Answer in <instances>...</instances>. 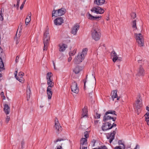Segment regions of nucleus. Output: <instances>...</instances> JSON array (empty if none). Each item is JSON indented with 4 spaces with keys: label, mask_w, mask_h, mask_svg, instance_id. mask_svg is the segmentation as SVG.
<instances>
[{
    "label": "nucleus",
    "mask_w": 149,
    "mask_h": 149,
    "mask_svg": "<svg viewBox=\"0 0 149 149\" xmlns=\"http://www.w3.org/2000/svg\"><path fill=\"white\" fill-rule=\"evenodd\" d=\"M105 2V0H94V3L98 6H100L104 4Z\"/></svg>",
    "instance_id": "a211bd4d"
},
{
    "label": "nucleus",
    "mask_w": 149,
    "mask_h": 149,
    "mask_svg": "<svg viewBox=\"0 0 149 149\" xmlns=\"http://www.w3.org/2000/svg\"><path fill=\"white\" fill-rule=\"evenodd\" d=\"M118 143L119 145H122V146L123 145H124V144L122 143V141L121 140H119L118 141Z\"/></svg>",
    "instance_id": "37998d69"
},
{
    "label": "nucleus",
    "mask_w": 149,
    "mask_h": 149,
    "mask_svg": "<svg viewBox=\"0 0 149 149\" xmlns=\"http://www.w3.org/2000/svg\"><path fill=\"white\" fill-rule=\"evenodd\" d=\"M88 49L87 48L84 49H83L81 53H79V54H82V56H85L86 55L87 53Z\"/></svg>",
    "instance_id": "b1692460"
},
{
    "label": "nucleus",
    "mask_w": 149,
    "mask_h": 149,
    "mask_svg": "<svg viewBox=\"0 0 149 149\" xmlns=\"http://www.w3.org/2000/svg\"><path fill=\"white\" fill-rule=\"evenodd\" d=\"M87 140V139L84 138H82L81 140V146L80 147V149H81V146L86 144V143Z\"/></svg>",
    "instance_id": "5701e85b"
},
{
    "label": "nucleus",
    "mask_w": 149,
    "mask_h": 149,
    "mask_svg": "<svg viewBox=\"0 0 149 149\" xmlns=\"http://www.w3.org/2000/svg\"><path fill=\"white\" fill-rule=\"evenodd\" d=\"M10 120V117L9 116H7L6 118V122L7 123H8Z\"/></svg>",
    "instance_id": "a19ab883"
},
{
    "label": "nucleus",
    "mask_w": 149,
    "mask_h": 149,
    "mask_svg": "<svg viewBox=\"0 0 149 149\" xmlns=\"http://www.w3.org/2000/svg\"><path fill=\"white\" fill-rule=\"evenodd\" d=\"M2 9H1V13H0V20L2 21L3 20V14L2 13Z\"/></svg>",
    "instance_id": "f704fd0d"
},
{
    "label": "nucleus",
    "mask_w": 149,
    "mask_h": 149,
    "mask_svg": "<svg viewBox=\"0 0 149 149\" xmlns=\"http://www.w3.org/2000/svg\"><path fill=\"white\" fill-rule=\"evenodd\" d=\"M19 56H17L16 57L15 60V61L16 63H17L18 62V60H19Z\"/></svg>",
    "instance_id": "79ce46f5"
},
{
    "label": "nucleus",
    "mask_w": 149,
    "mask_h": 149,
    "mask_svg": "<svg viewBox=\"0 0 149 149\" xmlns=\"http://www.w3.org/2000/svg\"><path fill=\"white\" fill-rule=\"evenodd\" d=\"M47 84L48 86L47 88V92L49 99H50L52 96V91L51 90V88L53 87L54 85V83L52 82L51 79L47 80Z\"/></svg>",
    "instance_id": "f03ea898"
},
{
    "label": "nucleus",
    "mask_w": 149,
    "mask_h": 149,
    "mask_svg": "<svg viewBox=\"0 0 149 149\" xmlns=\"http://www.w3.org/2000/svg\"><path fill=\"white\" fill-rule=\"evenodd\" d=\"M24 4H22L21 5V6H20V9L21 10H22L23 7H24Z\"/></svg>",
    "instance_id": "09e8293b"
},
{
    "label": "nucleus",
    "mask_w": 149,
    "mask_h": 149,
    "mask_svg": "<svg viewBox=\"0 0 149 149\" xmlns=\"http://www.w3.org/2000/svg\"><path fill=\"white\" fill-rule=\"evenodd\" d=\"M53 65H54V66H55V64L53 62Z\"/></svg>",
    "instance_id": "774afa93"
},
{
    "label": "nucleus",
    "mask_w": 149,
    "mask_h": 149,
    "mask_svg": "<svg viewBox=\"0 0 149 149\" xmlns=\"http://www.w3.org/2000/svg\"><path fill=\"white\" fill-rule=\"evenodd\" d=\"M115 149H125V145L123 146H116L114 148Z\"/></svg>",
    "instance_id": "2f4dec72"
},
{
    "label": "nucleus",
    "mask_w": 149,
    "mask_h": 149,
    "mask_svg": "<svg viewBox=\"0 0 149 149\" xmlns=\"http://www.w3.org/2000/svg\"><path fill=\"white\" fill-rule=\"evenodd\" d=\"M66 12V9L64 8H62L57 10L54 9L52 13V17L57 16H61L63 15Z\"/></svg>",
    "instance_id": "7ed1b4c3"
},
{
    "label": "nucleus",
    "mask_w": 149,
    "mask_h": 149,
    "mask_svg": "<svg viewBox=\"0 0 149 149\" xmlns=\"http://www.w3.org/2000/svg\"><path fill=\"white\" fill-rule=\"evenodd\" d=\"M82 69V67L81 66L77 65L73 70V72L76 74L79 73Z\"/></svg>",
    "instance_id": "6ab92c4d"
},
{
    "label": "nucleus",
    "mask_w": 149,
    "mask_h": 149,
    "mask_svg": "<svg viewBox=\"0 0 149 149\" xmlns=\"http://www.w3.org/2000/svg\"><path fill=\"white\" fill-rule=\"evenodd\" d=\"M99 120H96L94 121V123L95 124H97L98 123Z\"/></svg>",
    "instance_id": "4d7b16f0"
},
{
    "label": "nucleus",
    "mask_w": 149,
    "mask_h": 149,
    "mask_svg": "<svg viewBox=\"0 0 149 149\" xmlns=\"http://www.w3.org/2000/svg\"><path fill=\"white\" fill-rule=\"evenodd\" d=\"M100 116L101 115L100 114L96 113V116H95V118L97 119L99 118L100 117Z\"/></svg>",
    "instance_id": "ea45409f"
},
{
    "label": "nucleus",
    "mask_w": 149,
    "mask_h": 149,
    "mask_svg": "<svg viewBox=\"0 0 149 149\" xmlns=\"http://www.w3.org/2000/svg\"><path fill=\"white\" fill-rule=\"evenodd\" d=\"M1 96H2L3 97V99H5V96L4 95V93L3 92H2L1 93Z\"/></svg>",
    "instance_id": "49530a36"
},
{
    "label": "nucleus",
    "mask_w": 149,
    "mask_h": 149,
    "mask_svg": "<svg viewBox=\"0 0 149 149\" xmlns=\"http://www.w3.org/2000/svg\"><path fill=\"white\" fill-rule=\"evenodd\" d=\"M26 1V0H24V1L22 4H23L24 5L25 4V2Z\"/></svg>",
    "instance_id": "0e129e2a"
},
{
    "label": "nucleus",
    "mask_w": 149,
    "mask_h": 149,
    "mask_svg": "<svg viewBox=\"0 0 149 149\" xmlns=\"http://www.w3.org/2000/svg\"><path fill=\"white\" fill-rule=\"evenodd\" d=\"M72 59V57H71V56H70V57L68 58V61L69 62H70L71 61Z\"/></svg>",
    "instance_id": "603ef678"
},
{
    "label": "nucleus",
    "mask_w": 149,
    "mask_h": 149,
    "mask_svg": "<svg viewBox=\"0 0 149 149\" xmlns=\"http://www.w3.org/2000/svg\"><path fill=\"white\" fill-rule=\"evenodd\" d=\"M2 77V74H0V77Z\"/></svg>",
    "instance_id": "338daca9"
},
{
    "label": "nucleus",
    "mask_w": 149,
    "mask_h": 149,
    "mask_svg": "<svg viewBox=\"0 0 149 149\" xmlns=\"http://www.w3.org/2000/svg\"><path fill=\"white\" fill-rule=\"evenodd\" d=\"M80 26L78 24H76L72 27L71 33L74 35L76 34L78 30L79 29Z\"/></svg>",
    "instance_id": "4468645a"
},
{
    "label": "nucleus",
    "mask_w": 149,
    "mask_h": 149,
    "mask_svg": "<svg viewBox=\"0 0 149 149\" xmlns=\"http://www.w3.org/2000/svg\"><path fill=\"white\" fill-rule=\"evenodd\" d=\"M101 17L97 16V17H95V20L96 19H99V18H101Z\"/></svg>",
    "instance_id": "8fccbe9b"
},
{
    "label": "nucleus",
    "mask_w": 149,
    "mask_h": 149,
    "mask_svg": "<svg viewBox=\"0 0 149 149\" xmlns=\"http://www.w3.org/2000/svg\"><path fill=\"white\" fill-rule=\"evenodd\" d=\"M117 90H114L113 91V93L111 96L112 98L113 99V100H114V98L116 97L117 96Z\"/></svg>",
    "instance_id": "393cba45"
},
{
    "label": "nucleus",
    "mask_w": 149,
    "mask_h": 149,
    "mask_svg": "<svg viewBox=\"0 0 149 149\" xmlns=\"http://www.w3.org/2000/svg\"><path fill=\"white\" fill-rule=\"evenodd\" d=\"M21 144L22 147V148L23 146L24 145V142L23 140L22 141H21Z\"/></svg>",
    "instance_id": "a18cd8bd"
},
{
    "label": "nucleus",
    "mask_w": 149,
    "mask_h": 149,
    "mask_svg": "<svg viewBox=\"0 0 149 149\" xmlns=\"http://www.w3.org/2000/svg\"><path fill=\"white\" fill-rule=\"evenodd\" d=\"M16 79L17 80H18L20 82L22 83H23L24 81V79L22 77H17Z\"/></svg>",
    "instance_id": "c85d7f7f"
},
{
    "label": "nucleus",
    "mask_w": 149,
    "mask_h": 149,
    "mask_svg": "<svg viewBox=\"0 0 149 149\" xmlns=\"http://www.w3.org/2000/svg\"><path fill=\"white\" fill-rule=\"evenodd\" d=\"M146 109L149 111V107L147 106L146 107Z\"/></svg>",
    "instance_id": "e2e57ef3"
},
{
    "label": "nucleus",
    "mask_w": 149,
    "mask_h": 149,
    "mask_svg": "<svg viewBox=\"0 0 149 149\" xmlns=\"http://www.w3.org/2000/svg\"><path fill=\"white\" fill-rule=\"evenodd\" d=\"M91 35L92 38L95 41L99 40L101 37L100 32L96 29H93L92 30Z\"/></svg>",
    "instance_id": "423d86ee"
},
{
    "label": "nucleus",
    "mask_w": 149,
    "mask_h": 149,
    "mask_svg": "<svg viewBox=\"0 0 149 149\" xmlns=\"http://www.w3.org/2000/svg\"><path fill=\"white\" fill-rule=\"evenodd\" d=\"M49 39L50 36L49 35L48 30H46L44 34L43 43L44 46L43 48L44 51L45 50H46L47 49V45L49 40Z\"/></svg>",
    "instance_id": "20e7f679"
},
{
    "label": "nucleus",
    "mask_w": 149,
    "mask_h": 149,
    "mask_svg": "<svg viewBox=\"0 0 149 149\" xmlns=\"http://www.w3.org/2000/svg\"><path fill=\"white\" fill-rule=\"evenodd\" d=\"M3 110L6 115L9 113L10 111V108L8 104H5L4 105Z\"/></svg>",
    "instance_id": "f3484780"
},
{
    "label": "nucleus",
    "mask_w": 149,
    "mask_h": 149,
    "mask_svg": "<svg viewBox=\"0 0 149 149\" xmlns=\"http://www.w3.org/2000/svg\"><path fill=\"white\" fill-rule=\"evenodd\" d=\"M18 75L19 77H22L24 75V73L22 72H20L19 73Z\"/></svg>",
    "instance_id": "e433bc0d"
},
{
    "label": "nucleus",
    "mask_w": 149,
    "mask_h": 149,
    "mask_svg": "<svg viewBox=\"0 0 149 149\" xmlns=\"http://www.w3.org/2000/svg\"><path fill=\"white\" fill-rule=\"evenodd\" d=\"M54 127L56 130L57 133L59 134L61 133L62 130V128L59 123L58 119L56 118L55 120V125Z\"/></svg>",
    "instance_id": "0eeeda50"
},
{
    "label": "nucleus",
    "mask_w": 149,
    "mask_h": 149,
    "mask_svg": "<svg viewBox=\"0 0 149 149\" xmlns=\"http://www.w3.org/2000/svg\"><path fill=\"white\" fill-rule=\"evenodd\" d=\"M132 27L133 28H135L136 29H137L136 26V20H133L132 22Z\"/></svg>",
    "instance_id": "c756f323"
},
{
    "label": "nucleus",
    "mask_w": 149,
    "mask_h": 149,
    "mask_svg": "<svg viewBox=\"0 0 149 149\" xmlns=\"http://www.w3.org/2000/svg\"><path fill=\"white\" fill-rule=\"evenodd\" d=\"M102 146H101L100 147H99L98 148H93L92 149H102Z\"/></svg>",
    "instance_id": "3c124183"
},
{
    "label": "nucleus",
    "mask_w": 149,
    "mask_h": 149,
    "mask_svg": "<svg viewBox=\"0 0 149 149\" xmlns=\"http://www.w3.org/2000/svg\"><path fill=\"white\" fill-rule=\"evenodd\" d=\"M116 130L117 128H116L115 130L113 131V132L110 133H107V138L108 139H109V142L110 143H111L114 138L115 135L116 133Z\"/></svg>",
    "instance_id": "9d476101"
},
{
    "label": "nucleus",
    "mask_w": 149,
    "mask_h": 149,
    "mask_svg": "<svg viewBox=\"0 0 149 149\" xmlns=\"http://www.w3.org/2000/svg\"><path fill=\"white\" fill-rule=\"evenodd\" d=\"M31 20V18H30V17H28L27 16L26 17V19L25 21V23L27 25L29 22H30Z\"/></svg>",
    "instance_id": "bb28decb"
},
{
    "label": "nucleus",
    "mask_w": 149,
    "mask_h": 149,
    "mask_svg": "<svg viewBox=\"0 0 149 149\" xmlns=\"http://www.w3.org/2000/svg\"><path fill=\"white\" fill-rule=\"evenodd\" d=\"M84 136L85 137V138L86 139L89 136V134L88 132H86L84 133Z\"/></svg>",
    "instance_id": "4c0bfd02"
},
{
    "label": "nucleus",
    "mask_w": 149,
    "mask_h": 149,
    "mask_svg": "<svg viewBox=\"0 0 149 149\" xmlns=\"http://www.w3.org/2000/svg\"><path fill=\"white\" fill-rule=\"evenodd\" d=\"M52 74V72H48L47 73L46 78L47 80L51 79Z\"/></svg>",
    "instance_id": "a878e982"
},
{
    "label": "nucleus",
    "mask_w": 149,
    "mask_h": 149,
    "mask_svg": "<svg viewBox=\"0 0 149 149\" xmlns=\"http://www.w3.org/2000/svg\"><path fill=\"white\" fill-rule=\"evenodd\" d=\"M31 12H30L28 14V17H30V18H31Z\"/></svg>",
    "instance_id": "bf43d9fd"
},
{
    "label": "nucleus",
    "mask_w": 149,
    "mask_h": 149,
    "mask_svg": "<svg viewBox=\"0 0 149 149\" xmlns=\"http://www.w3.org/2000/svg\"><path fill=\"white\" fill-rule=\"evenodd\" d=\"M16 44H17L19 43V41L18 40V39L17 38H16Z\"/></svg>",
    "instance_id": "6e6d98bb"
},
{
    "label": "nucleus",
    "mask_w": 149,
    "mask_h": 149,
    "mask_svg": "<svg viewBox=\"0 0 149 149\" xmlns=\"http://www.w3.org/2000/svg\"><path fill=\"white\" fill-rule=\"evenodd\" d=\"M146 121L147 123V125H149V119H146Z\"/></svg>",
    "instance_id": "864d4df0"
},
{
    "label": "nucleus",
    "mask_w": 149,
    "mask_h": 149,
    "mask_svg": "<svg viewBox=\"0 0 149 149\" xmlns=\"http://www.w3.org/2000/svg\"><path fill=\"white\" fill-rule=\"evenodd\" d=\"M91 11L97 14H103L104 11L103 9L98 6L93 8Z\"/></svg>",
    "instance_id": "6e6552de"
},
{
    "label": "nucleus",
    "mask_w": 149,
    "mask_h": 149,
    "mask_svg": "<svg viewBox=\"0 0 149 149\" xmlns=\"http://www.w3.org/2000/svg\"><path fill=\"white\" fill-rule=\"evenodd\" d=\"M71 90L72 92L76 93L79 92V89L77 83L75 81L72 82L71 86Z\"/></svg>",
    "instance_id": "9b49d317"
},
{
    "label": "nucleus",
    "mask_w": 149,
    "mask_h": 149,
    "mask_svg": "<svg viewBox=\"0 0 149 149\" xmlns=\"http://www.w3.org/2000/svg\"><path fill=\"white\" fill-rule=\"evenodd\" d=\"M88 18L92 20H95V16L92 15L89 13H88Z\"/></svg>",
    "instance_id": "7c9ffc66"
},
{
    "label": "nucleus",
    "mask_w": 149,
    "mask_h": 149,
    "mask_svg": "<svg viewBox=\"0 0 149 149\" xmlns=\"http://www.w3.org/2000/svg\"><path fill=\"white\" fill-rule=\"evenodd\" d=\"M111 57H112L113 61L115 62L116 61H122V58L120 57H118V55L115 51H113L111 52Z\"/></svg>",
    "instance_id": "f8f14e48"
},
{
    "label": "nucleus",
    "mask_w": 149,
    "mask_h": 149,
    "mask_svg": "<svg viewBox=\"0 0 149 149\" xmlns=\"http://www.w3.org/2000/svg\"><path fill=\"white\" fill-rule=\"evenodd\" d=\"M116 98H117V100H119L120 97V96H117Z\"/></svg>",
    "instance_id": "680f3d73"
},
{
    "label": "nucleus",
    "mask_w": 149,
    "mask_h": 149,
    "mask_svg": "<svg viewBox=\"0 0 149 149\" xmlns=\"http://www.w3.org/2000/svg\"><path fill=\"white\" fill-rule=\"evenodd\" d=\"M77 49H74L72 52L71 51L69 53V55L71 56V55L73 56L76 53Z\"/></svg>",
    "instance_id": "cd10ccee"
},
{
    "label": "nucleus",
    "mask_w": 149,
    "mask_h": 149,
    "mask_svg": "<svg viewBox=\"0 0 149 149\" xmlns=\"http://www.w3.org/2000/svg\"><path fill=\"white\" fill-rule=\"evenodd\" d=\"M109 114L117 115L116 114V111L112 110H109L105 113L103 118V121L105 123H103L101 127L102 130L104 131L110 130L117 126L116 124L113 123L115 121L116 119V117H112L109 115Z\"/></svg>",
    "instance_id": "f257e3e1"
},
{
    "label": "nucleus",
    "mask_w": 149,
    "mask_h": 149,
    "mask_svg": "<svg viewBox=\"0 0 149 149\" xmlns=\"http://www.w3.org/2000/svg\"><path fill=\"white\" fill-rule=\"evenodd\" d=\"M142 100L140 98V97L139 96V99H137L134 105V107L136 109H140L142 107Z\"/></svg>",
    "instance_id": "ddd939ff"
},
{
    "label": "nucleus",
    "mask_w": 149,
    "mask_h": 149,
    "mask_svg": "<svg viewBox=\"0 0 149 149\" xmlns=\"http://www.w3.org/2000/svg\"><path fill=\"white\" fill-rule=\"evenodd\" d=\"M131 19H134L136 17V14L135 13H132L130 15Z\"/></svg>",
    "instance_id": "473e14b6"
},
{
    "label": "nucleus",
    "mask_w": 149,
    "mask_h": 149,
    "mask_svg": "<svg viewBox=\"0 0 149 149\" xmlns=\"http://www.w3.org/2000/svg\"><path fill=\"white\" fill-rule=\"evenodd\" d=\"M63 140H64V139L63 138H58L56 140H54V143H56L59 141H61Z\"/></svg>",
    "instance_id": "72a5a7b5"
},
{
    "label": "nucleus",
    "mask_w": 149,
    "mask_h": 149,
    "mask_svg": "<svg viewBox=\"0 0 149 149\" xmlns=\"http://www.w3.org/2000/svg\"><path fill=\"white\" fill-rule=\"evenodd\" d=\"M31 94V91L30 90V87L29 86H27L26 88V95L27 100L28 101L30 97V95Z\"/></svg>",
    "instance_id": "aec40b11"
},
{
    "label": "nucleus",
    "mask_w": 149,
    "mask_h": 149,
    "mask_svg": "<svg viewBox=\"0 0 149 149\" xmlns=\"http://www.w3.org/2000/svg\"><path fill=\"white\" fill-rule=\"evenodd\" d=\"M62 148L61 146H58L57 149H61Z\"/></svg>",
    "instance_id": "5fc2aeb1"
},
{
    "label": "nucleus",
    "mask_w": 149,
    "mask_h": 149,
    "mask_svg": "<svg viewBox=\"0 0 149 149\" xmlns=\"http://www.w3.org/2000/svg\"><path fill=\"white\" fill-rule=\"evenodd\" d=\"M82 149H87V147H84L83 146H82Z\"/></svg>",
    "instance_id": "052dcab7"
},
{
    "label": "nucleus",
    "mask_w": 149,
    "mask_h": 149,
    "mask_svg": "<svg viewBox=\"0 0 149 149\" xmlns=\"http://www.w3.org/2000/svg\"><path fill=\"white\" fill-rule=\"evenodd\" d=\"M17 70H16L14 72V74L15 75V77L16 78L18 77L17 76Z\"/></svg>",
    "instance_id": "c03bdc74"
},
{
    "label": "nucleus",
    "mask_w": 149,
    "mask_h": 149,
    "mask_svg": "<svg viewBox=\"0 0 149 149\" xmlns=\"http://www.w3.org/2000/svg\"><path fill=\"white\" fill-rule=\"evenodd\" d=\"M142 59H141V60H138V62H139L140 61H142Z\"/></svg>",
    "instance_id": "69168bd1"
},
{
    "label": "nucleus",
    "mask_w": 149,
    "mask_h": 149,
    "mask_svg": "<svg viewBox=\"0 0 149 149\" xmlns=\"http://www.w3.org/2000/svg\"><path fill=\"white\" fill-rule=\"evenodd\" d=\"M59 50L60 52H63L65 49L67 47V45L64 44L59 45Z\"/></svg>",
    "instance_id": "4be33fe9"
},
{
    "label": "nucleus",
    "mask_w": 149,
    "mask_h": 149,
    "mask_svg": "<svg viewBox=\"0 0 149 149\" xmlns=\"http://www.w3.org/2000/svg\"><path fill=\"white\" fill-rule=\"evenodd\" d=\"M84 58V56L78 53L77 56H76L74 60V62L75 64H78L81 62Z\"/></svg>",
    "instance_id": "1a4fd4ad"
},
{
    "label": "nucleus",
    "mask_w": 149,
    "mask_h": 149,
    "mask_svg": "<svg viewBox=\"0 0 149 149\" xmlns=\"http://www.w3.org/2000/svg\"><path fill=\"white\" fill-rule=\"evenodd\" d=\"M134 36L137 42L140 47L144 46V41L142 35L141 33H135Z\"/></svg>",
    "instance_id": "39448f33"
},
{
    "label": "nucleus",
    "mask_w": 149,
    "mask_h": 149,
    "mask_svg": "<svg viewBox=\"0 0 149 149\" xmlns=\"http://www.w3.org/2000/svg\"><path fill=\"white\" fill-rule=\"evenodd\" d=\"M20 1V0H17V3L16 5V7L17 10H18L19 9Z\"/></svg>",
    "instance_id": "c9c22d12"
},
{
    "label": "nucleus",
    "mask_w": 149,
    "mask_h": 149,
    "mask_svg": "<svg viewBox=\"0 0 149 149\" xmlns=\"http://www.w3.org/2000/svg\"><path fill=\"white\" fill-rule=\"evenodd\" d=\"M87 109L86 108L84 107L82 109V118L87 117Z\"/></svg>",
    "instance_id": "412c9836"
},
{
    "label": "nucleus",
    "mask_w": 149,
    "mask_h": 149,
    "mask_svg": "<svg viewBox=\"0 0 149 149\" xmlns=\"http://www.w3.org/2000/svg\"><path fill=\"white\" fill-rule=\"evenodd\" d=\"M145 74V71L142 66L140 65L139 67L136 75L138 76H143Z\"/></svg>",
    "instance_id": "dca6fc26"
},
{
    "label": "nucleus",
    "mask_w": 149,
    "mask_h": 149,
    "mask_svg": "<svg viewBox=\"0 0 149 149\" xmlns=\"http://www.w3.org/2000/svg\"><path fill=\"white\" fill-rule=\"evenodd\" d=\"M54 24L56 25H60L63 23L64 20L61 17H58L54 20Z\"/></svg>",
    "instance_id": "2eb2a0df"
},
{
    "label": "nucleus",
    "mask_w": 149,
    "mask_h": 149,
    "mask_svg": "<svg viewBox=\"0 0 149 149\" xmlns=\"http://www.w3.org/2000/svg\"><path fill=\"white\" fill-rule=\"evenodd\" d=\"M87 75L86 76V80L84 81V88H85L86 87L85 85H86V79H87Z\"/></svg>",
    "instance_id": "de8ad7c7"
},
{
    "label": "nucleus",
    "mask_w": 149,
    "mask_h": 149,
    "mask_svg": "<svg viewBox=\"0 0 149 149\" xmlns=\"http://www.w3.org/2000/svg\"><path fill=\"white\" fill-rule=\"evenodd\" d=\"M102 149H108L107 147L105 146H102Z\"/></svg>",
    "instance_id": "13d9d810"
},
{
    "label": "nucleus",
    "mask_w": 149,
    "mask_h": 149,
    "mask_svg": "<svg viewBox=\"0 0 149 149\" xmlns=\"http://www.w3.org/2000/svg\"><path fill=\"white\" fill-rule=\"evenodd\" d=\"M146 119H149V113H147L145 115Z\"/></svg>",
    "instance_id": "58836bf2"
}]
</instances>
